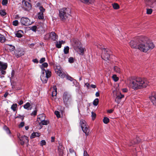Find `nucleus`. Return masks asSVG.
Returning <instances> with one entry per match:
<instances>
[{
	"mask_svg": "<svg viewBox=\"0 0 156 156\" xmlns=\"http://www.w3.org/2000/svg\"><path fill=\"white\" fill-rule=\"evenodd\" d=\"M113 93L115 102L118 104H119L121 101V99L124 97V95L122 94L120 92L115 91H114Z\"/></svg>",
	"mask_w": 156,
	"mask_h": 156,
	"instance_id": "7",
	"label": "nucleus"
},
{
	"mask_svg": "<svg viewBox=\"0 0 156 156\" xmlns=\"http://www.w3.org/2000/svg\"><path fill=\"white\" fill-rule=\"evenodd\" d=\"M6 47L11 51H13L15 49V46L11 44H7Z\"/></svg>",
	"mask_w": 156,
	"mask_h": 156,
	"instance_id": "24",
	"label": "nucleus"
},
{
	"mask_svg": "<svg viewBox=\"0 0 156 156\" xmlns=\"http://www.w3.org/2000/svg\"><path fill=\"white\" fill-rule=\"evenodd\" d=\"M9 94V93L8 92H6L4 95V96L5 98H6L8 95Z\"/></svg>",
	"mask_w": 156,
	"mask_h": 156,
	"instance_id": "64",
	"label": "nucleus"
},
{
	"mask_svg": "<svg viewBox=\"0 0 156 156\" xmlns=\"http://www.w3.org/2000/svg\"><path fill=\"white\" fill-rule=\"evenodd\" d=\"M65 42L62 40L61 41H58L56 42V46L58 48H60L61 47V45L64 44Z\"/></svg>",
	"mask_w": 156,
	"mask_h": 156,
	"instance_id": "23",
	"label": "nucleus"
},
{
	"mask_svg": "<svg viewBox=\"0 0 156 156\" xmlns=\"http://www.w3.org/2000/svg\"><path fill=\"white\" fill-rule=\"evenodd\" d=\"M66 79L69 80L71 81H73V83L75 85V83H76V80L74 79L72 77L68 75L66 76Z\"/></svg>",
	"mask_w": 156,
	"mask_h": 156,
	"instance_id": "27",
	"label": "nucleus"
},
{
	"mask_svg": "<svg viewBox=\"0 0 156 156\" xmlns=\"http://www.w3.org/2000/svg\"><path fill=\"white\" fill-rule=\"evenodd\" d=\"M146 5L150 7L153 8L154 9H156V1L155 0L151 1Z\"/></svg>",
	"mask_w": 156,
	"mask_h": 156,
	"instance_id": "14",
	"label": "nucleus"
},
{
	"mask_svg": "<svg viewBox=\"0 0 156 156\" xmlns=\"http://www.w3.org/2000/svg\"><path fill=\"white\" fill-rule=\"evenodd\" d=\"M37 109L36 108H35L34 110L30 114L31 116H35L37 115Z\"/></svg>",
	"mask_w": 156,
	"mask_h": 156,
	"instance_id": "34",
	"label": "nucleus"
},
{
	"mask_svg": "<svg viewBox=\"0 0 156 156\" xmlns=\"http://www.w3.org/2000/svg\"><path fill=\"white\" fill-rule=\"evenodd\" d=\"M0 14L2 16H4L6 14V13L4 10H0Z\"/></svg>",
	"mask_w": 156,
	"mask_h": 156,
	"instance_id": "44",
	"label": "nucleus"
},
{
	"mask_svg": "<svg viewBox=\"0 0 156 156\" xmlns=\"http://www.w3.org/2000/svg\"><path fill=\"white\" fill-rule=\"evenodd\" d=\"M46 144V142L45 140H42L41 141L40 145L41 146H43V145H45Z\"/></svg>",
	"mask_w": 156,
	"mask_h": 156,
	"instance_id": "51",
	"label": "nucleus"
},
{
	"mask_svg": "<svg viewBox=\"0 0 156 156\" xmlns=\"http://www.w3.org/2000/svg\"><path fill=\"white\" fill-rule=\"evenodd\" d=\"M112 5L113 8L115 9H117L119 8V5L116 3H114L112 4Z\"/></svg>",
	"mask_w": 156,
	"mask_h": 156,
	"instance_id": "35",
	"label": "nucleus"
},
{
	"mask_svg": "<svg viewBox=\"0 0 156 156\" xmlns=\"http://www.w3.org/2000/svg\"><path fill=\"white\" fill-rule=\"evenodd\" d=\"M69 48L68 46H66L64 48V53L65 54H67L68 53L69 51Z\"/></svg>",
	"mask_w": 156,
	"mask_h": 156,
	"instance_id": "39",
	"label": "nucleus"
},
{
	"mask_svg": "<svg viewBox=\"0 0 156 156\" xmlns=\"http://www.w3.org/2000/svg\"><path fill=\"white\" fill-rule=\"evenodd\" d=\"M55 72H57L58 75L62 78H64L66 77V74L65 73H62L61 68L60 66H57L55 69Z\"/></svg>",
	"mask_w": 156,
	"mask_h": 156,
	"instance_id": "11",
	"label": "nucleus"
},
{
	"mask_svg": "<svg viewBox=\"0 0 156 156\" xmlns=\"http://www.w3.org/2000/svg\"><path fill=\"white\" fill-rule=\"evenodd\" d=\"M99 99L98 98H96L93 102V104L94 106H96L98 104Z\"/></svg>",
	"mask_w": 156,
	"mask_h": 156,
	"instance_id": "38",
	"label": "nucleus"
},
{
	"mask_svg": "<svg viewBox=\"0 0 156 156\" xmlns=\"http://www.w3.org/2000/svg\"><path fill=\"white\" fill-rule=\"evenodd\" d=\"M63 99L64 103L66 106H67L71 101V95L68 92H65L63 94Z\"/></svg>",
	"mask_w": 156,
	"mask_h": 156,
	"instance_id": "6",
	"label": "nucleus"
},
{
	"mask_svg": "<svg viewBox=\"0 0 156 156\" xmlns=\"http://www.w3.org/2000/svg\"><path fill=\"white\" fill-rule=\"evenodd\" d=\"M36 6L37 7H39V8L40 7H41L42 5H41V4L40 3L38 2L36 4Z\"/></svg>",
	"mask_w": 156,
	"mask_h": 156,
	"instance_id": "61",
	"label": "nucleus"
},
{
	"mask_svg": "<svg viewBox=\"0 0 156 156\" xmlns=\"http://www.w3.org/2000/svg\"><path fill=\"white\" fill-rule=\"evenodd\" d=\"M45 119V116L44 114H41L38 116L37 121H40L41 120H44Z\"/></svg>",
	"mask_w": 156,
	"mask_h": 156,
	"instance_id": "25",
	"label": "nucleus"
},
{
	"mask_svg": "<svg viewBox=\"0 0 156 156\" xmlns=\"http://www.w3.org/2000/svg\"><path fill=\"white\" fill-rule=\"evenodd\" d=\"M83 156H89L88 154H87L86 151H84L83 153Z\"/></svg>",
	"mask_w": 156,
	"mask_h": 156,
	"instance_id": "58",
	"label": "nucleus"
},
{
	"mask_svg": "<svg viewBox=\"0 0 156 156\" xmlns=\"http://www.w3.org/2000/svg\"><path fill=\"white\" fill-rule=\"evenodd\" d=\"M71 10L69 8H63L59 10V15L60 19L65 21L71 16Z\"/></svg>",
	"mask_w": 156,
	"mask_h": 156,
	"instance_id": "4",
	"label": "nucleus"
},
{
	"mask_svg": "<svg viewBox=\"0 0 156 156\" xmlns=\"http://www.w3.org/2000/svg\"><path fill=\"white\" fill-rule=\"evenodd\" d=\"M23 34V32L22 30H19L17 31L15 34L16 36L19 38L21 37Z\"/></svg>",
	"mask_w": 156,
	"mask_h": 156,
	"instance_id": "21",
	"label": "nucleus"
},
{
	"mask_svg": "<svg viewBox=\"0 0 156 156\" xmlns=\"http://www.w3.org/2000/svg\"><path fill=\"white\" fill-rule=\"evenodd\" d=\"M149 98L153 104L156 105V93H153Z\"/></svg>",
	"mask_w": 156,
	"mask_h": 156,
	"instance_id": "15",
	"label": "nucleus"
},
{
	"mask_svg": "<svg viewBox=\"0 0 156 156\" xmlns=\"http://www.w3.org/2000/svg\"><path fill=\"white\" fill-rule=\"evenodd\" d=\"M30 103L29 102H27L26 104L24 105L23 107L25 109L27 110H31V108L30 109L29 108L30 107Z\"/></svg>",
	"mask_w": 156,
	"mask_h": 156,
	"instance_id": "30",
	"label": "nucleus"
},
{
	"mask_svg": "<svg viewBox=\"0 0 156 156\" xmlns=\"http://www.w3.org/2000/svg\"><path fill=\"white\" fill-rule=\"evenodd\" d=\"M80 124L83 132L85 133L86 136H88L90 130L89 129V126L87 124L86 121L83 119L81 120Z\"/></svg>",
	"mask_w": 156,
	"mask_h": 156,
	"instance_id": "5",
	"label": "nucleus"
},
{
	"mask_svg": "<svg viewBox=\"0 0 156 156\" xmlns=\"http://www.w3.org/2000/svg\"><path fill=\"white\" fill-rule=\"evenodd\" d=\"M24 115H19L18 116L15 117V119L19 118L21 120H23L24 119Z\"/></svg>",
	"mask_w": 156,
	"mask_h": 156,
	"instance_id": "42",
	"label": "nucleus"
},
{
	"mask_svg": "<svg viewBox=\"0 0 156 156\" xmlns=\"http://www.w3.org/2000/svg\"><path fill=\"white\" fill-rule=\"evenodd\" d=\"M24 122H21L19 125V128L23 127L24 125Z\"/></svg>",
	"mask_w": 156,
	"mask_h": 156,
	"instance_id": "53",
	"label": "nucleus"
},
{
	"mask_svg": "<svg viewBox=\"0 0 156 156\" xmlns=\"http://www.w3.org/2000/svg\"><path fill=\"white\" fill-rule=\"evenodd\" d=\"M20 22L22 25L25 26H29L32 23L29 19L26 17H22L20 19Z\"/></svg>",
	"mask_w": 156,
	"mask_h": 156,
	"instance_id": "10",
	"label": "nucleus"
},
{
	"mask_svg": "<svg viewBox=\"0 0 156 156\" xmlns=\"http://www.w3.org/2000/svg\"><path fill=\"white\" fill-rule=\"evenodd\" d=\"M5 40V39L3 35L0 34V42L1 43H3Z\"/></svg>",
	"mask_w": 156,
	"mask_h": 156,
	"instance_id": "36",
	"label": "nucleus"
},
{
	"mask_svg": "<svg viewBox=\"0 0 156 156\" xmlns=\"http://www.w3.org/2000/svg\"><path fill=\"white\" fill-rule=\"evenodd\" d=\"M37 16L38 19L40 20L43 19L44 18V13L41 12H39L37 13Z\"/></svg>",
	"mask_w": 156,
	"mask_h": 156,
	"instance_id": "28",
	"label": "nucleus"
},
{
	"mask_svg": "<svg viewBox=\"0 0 156 156\" xmlns=\"http://www.w3.org/2000/svg\"><path fill=\"white\" fill-rule=\"evenodd\" d=\"M18 103L20 105H21L23 104V101L22 100H21L18 102Z\"/></svg>",
	"mask_w": 156,
	"mask_h": 156,
	"instance_id": "60",
	"label": "nucleus"
},
{
	"mask_svg": "<svg viewBox=\"0 0 156 156\" xmlns=\"http://www.w3.org/2000/svg\"><path fill=\"white\" fill-rule=\"evenodd\" d=\"M7 67V64L0 61V70H5Z\"/></svg>",
	"mask_w": 156,
	"mask_h": 156,
	"instance_id": "18",
	"label": "nucleus"
},
{
	"mask_svg": "<svg viewBox=\"0 0 156 156\" xmlns=\"http://www.w3.org/2000/svg\"><path fill=\"white\" fill-rule=\"evenodd\" d=\"M46 27L45 24L41 23L37 25V31H44V28Z\"/></svg>",
	"mask_w": 156,
	"mask_h": 156,
	"instance_id": "16",
	"label": "nucleus"
},
{
	"mask_svg": "<svg viewBox=\"0 0 156 156\" xmlns=\"http://www.w3.org/2000/svg\"><path fill=\"white\" fill-rule=\"evenodd\" d=\"M1 71V73L2 74L4 75L6 73V72L5 71V70L1 69L0 70Z\"/></svg>",
	"mask_w": 156,
	"mask_h": 156,
	"instance_id": "59",
	"label": "nucleus"
},
{
	"mask_svg": "<svg viewBox=\"0 0 156 156\" xmlns=\"http://www.w3.org/2000/svg\"><path fill=\"white\" fill-rule=\"evenodd\" d=\"M84 3H87L89 2L90 3L93 2L94 0H83Z\"/></svg>",
	"mask_w": 156,
	"mask_h": 156,
	"instance_id": "55",
	"label": "nucleus"
},
{
	"mask_svg": "<svg viewBox=\"0 0 156 156\" xmlns=\"http://www.w3.org/2000/svg\"><path fill=\"white\" fill-rule=\"evenodd\" d=\"M148 83L146 79L137 77L130 81L129 86L134 90H137L146 87Z\"/></svg>",
	"mask_w": 156,
	"mask_h": 156,
	"instance_id": "2",
	"label": "nucleus"
},
{
	"mask_svg": "<svg viewBox=\"0 0 156 156\" xmlns=\"http://www.w3.org/2000/svg\"><path fill=\"white\" fill-rule=\"evenodd\" d=\"M41 133H40L38 132H33L31 134L30 136V138L33 139L36 137H39Z\"/></svg>",
	"mask_w": 156,
	"mask_h": 156,
	"instance_id": "22",
	"label": "nucleus"
},
{
	"mask_svg": "<svg viewBox=\"0 0 156 156\" xmlns=\"http://www.w3.org/2000/svg\"><path fill=\"white\" fill-rule=\"evenodd\" d=\"M114 70L117 73H121V70L120 69L116 66H115L114 67Z\"/></svg>",
	"mask_w": 156,
	"mask_h": 156,
	"instance_id": "31",
	"label": "nucleus"
},
{
	"mask_svg": "<svg viewBox=\"0 0 156 156\" xmlns=\"http://www.w3.org/2000/svg\"><path fill=\"white\" fill-rule=\"evenodd\" d=\"M38 122L40 125H46L48 124V122L47 121L45 120V119L44 120H41L40 121L39 120H38Z\"/></svg>",
	"mask_w": 156,
	"mask_h": 156,
	"instance_id": "29",
	"label": "nucleus"
},
{
	"mask_svg": "<svg viewBox=\"0 0 156 156\" xmlns=\"http://www.w3.org/2000/svg\"><path fill=\"white\" fill-rule=\"evenodd\" d=\"M57 94V91L56 88H54V90H53L52 93V97L55 96Z\"/></svg>",
	"mask_w": 156,
	"mask_h": 156,
	"instance_id": "41",
	"label": "nucleus"
},
{
	"mask_svg": "<svg viewBox=\"0 0 156 156\" xmlns=\"http://www.w3.org/2000/svg\"><path fill=\"white\" fill-rule=\"evenodd\" d=\"M45 36V38L48 40H51L53 41L58 40V36L54 32L46 34Z\"/></svg>",
	"mask_w": 156,
	"mask_h": 156,
	"instance_id": "9",
	"label": "nucleus"
},
{
	"mask_svg": "<svg viewBox=\"0 0 156 156\" xmlns=\"http://www.w3.org/2000/svg\"><path fill=\"white\" fill-rule=\"evenodd\" d=\"M55 114L56 115L58 118H59L60 117V115L59 112L55 111Z\"/></svg>",
	"mask_w": 156,
	"mask_h": 156,
	"instance_id": "45",
	"label": "nucleus"
},
{
	"mask_svg": "<svg viewBox=\"0 0 156 156\" xmlns=\"http://www.w3.org/2000/svg\"><path fill=\"white\" fill-rule=\"evenodd\" d=\"M113 110L112 109H109L107 111V112L108 113H111L113 112Z\"/></svg>",
	"mask_w": 156,
	"mask_h": 156,
	"instance_id": "63",
	"label": "nucleus"
},
{
	"mask_svg": "<svg viewBox=\"0 0 156 156\" xmlns=\"http://www.w3.org/2000/svg\"><path fill=\"white\" fill-rule=\"evenodd\" d=\"M24 6L27 9H30L31 7V5L27 2H24Z\"/></svg>",
	"mask_w": 156,
	"mask_h": 156,
	"instance_id": "26",
	"label": "nucleus"
},
{
	"mask_svg": "<svg viewBox=\"0 0 156 156\" xmlns=\"http://www.w3.org/2000/svg\"><path fill=\"white\" fill-rule=\"evenodd\" d=\"M152 12V10L151 9H147V13L148 14H151Z\"/></svg>",
	"mask_w": 156,
	"mask_h": 156,
	"instance_id": "49",
	"label": "nucleus"
},
{
	"mask_svg": "<svg viewBox=\"0 0 156 156\" xmlns=\"http://www.w3.org/2000/svg\"><path fill=\"white\" fill-rule=\"evenodd\" d=\"M20 140V144L21 145H23L25 143H28L29 140L28 137L25 136H22L19 137Z\"/></svg>",
	"mask_w": 156,
	"mask_h": 156,
	"instance_id": "12",
	"label": "nucleus"
},
{
	"mask_svg": "<svg viewBox=\"0 0 156 156\" xmlns=\"http://www.w3.org/2000/svg\"><path fill=\"white\" fill-rule=\"evenodd\" d=\"M33 61L34 63H37L38 62V60L37 59H33Z\"/></svg>",
	"mask_w": 156,
	"mask_h": 156,
	"instance_id": "62",
	"label": "nucleus"
},
{
	"mask_svg": "<svg viewBox=\"0 0 156 156\" xmlns=\"http://www.w3.org/2000/svg\"><path fill=\"white\" fill-rule=\"evenodd\" d=\"M30 29L33 31L36 32L37 30V26H33L31 27Z\"/></svg>",
	"mask_w": 156,
	"mask_h": 156,
	"instance_id": "37",
	"label": "nucleus"
},
{
	"mask_svg": "<svg viewBox=\"0 0 156 156\" xmlns=\"http://www.w3.org/2000/svg\"><path fill=\"white\" fill-rule=\"evenodd\" d=\"M4 128L6 130V132L7 133L10 134V130H9L8 128L6 127V126H5Z\"/></svg>",
	"mask_w": 156,
	"mask_h": 156,
	"instance_id": "56",
	"label": "nucleus"
},
{
	"mask_svg": "<svg viewBox=\"0 0 156 156\" xmlns=\"http://www.w3.org/2000/svg\"><path fill=\"white\" fill-rule=\"evenodd\" d=\"M17 104H13L11 107V109L14 112L17 110Z\"/></svg>",
	"mask_w": 156,
	"mask_h": 156,
	"instance_id": "33",
	"label": "nucleus"
},
{
	"mask_svg": "<svg viewBox=\"0 0 156 156\" xmlns=\"http://www.w3.org/2000/svg\"><path fill=\"white\" fill-rule=\"evenodd\" d=\"M69 62L70 63H73L74 61V59L72 57H70L69 59Z\"/></svg>",
	"mask_w": 156,
	"mask_h": 156,
	"instance_id": "52",
	"label": "nucleus"
},
{
	"mask_svg": "<svg viewBox=\"0 0 156 156\" xmlns=\"http://www.w3.org/2000/svg\"><path fill=\"white\" fill-rule=\"evenodd\" d=\"M12 24L13 25L16 26H17L18 24V21L17 20H15L13 21Z\"/></svg>",
	"mask_w": 156,
	"mask_h": 156,
	"instance_id": "48",
	"label": "nucleus"
},
{
	"mask_svg": "<svg viewBox=\"0 0 156 156\" xmlns=\"http://www.w3.org/2000/svg\"><path fill=\"white\" fill-rule=\"evenodd\" d=\"M71 41L74 50H77L78 47L81 45L80 43L78 40L75 39L73 41L72 40Z\"/></svg>",
	"mask_w": 156,
	"mask_h": 156,
	"instance_id": "13",
	"label": "nucleus"
},
{
	"mask_svg": "<svg viewBox=\"0 0 156 156\" xmlns=\"http://www.w3.org/2000/svg\"><path fill=\"white\" fill-rule=\"evenodd\" d=\"M96 114L94 113L93 112H92L91 113V116L92 117L93 120H94L95 117H96Z\"/></svg>",
	"mask_w": 156,
	"mask_h": 156,
	"instance_id": "54",
	"label": "nucleus"
},
{
	"mask_svg": "<svg viewBox=\"0 0 156 156\" xmlns=\"http://www.w3.org/2000/svg\"><path fill=\"white\" fill-rule=\"evenodd\" d=\"M139 42L138 43L136 41H132L129 43V44L132 48H138V44Z\"/></svg>",
	"mask_w": 156,
	"mask_h": 156,
	"instance_id": "17",
	"label": "nucleus"
},
{
	"mask_svg": "<svg viewBox=\"0 0 156 156\" xmlns=\"http://www.w3.org/2000/svg\"><path fill=\"white\" fill-rule=\"evenodd\" d=\"M8 0H2V3L3 5H6L8 3Z\"/></svg>",
	"mask_w": 156,
	"mask_h": 156,
	"instance_id": "50",
	"label": "nucleus"
},
{
	"mask_svg": "<svg viewBox=\"0 0 156 156\" xmlns=\"http://www.w3.org/2000/svg\"><path fill=\"white\" fill-rule=\"evenodd\" d=\"M109 119L106 117H105L103 119V121L104 123L107 124L109 122Z\"/></svg>",
	"mask_w": 156,
	"mask_h": 156,
	"instance_id": "40",
	"label": "nucleus"
},
{
	"mask_svg": "<svg viewBox=\"0 0 156 156\" xmlns=\"http://www.w3.org/2000/svg\"><path fill=\"white\" fill-rule=\"evenodd\" d=\"M80 55H83L84 54V48L81 47V45L78 47L77 50H76Z\"/></svg>",
	"mask_w": 156,
	"mask_h": 156,
	"instance_id": "19",
	"label": "nucleus"
},
{
	"mask_svg": "<svg viewBox=\"0 0 156 156\" xmlns=\"http://www.w3.org/2000/svg\"><path fill=\"white\" fill-rule=\"evenodd\" d=\"M138 48L140 51L146 52L154 47L153 43L145 37H140L139 39Z\"/></svg>",
	"mask_w": 156,
	"mask_h": 156,
	"instance_id": "1",
	"label": "nucleus"
},
{
	"mask_svg": "<svg viewBox=\"0 0 156 156\" xmlns=\"http://www.w3.org/2000/svg\"><path fill=\"white\" fill-rule=\"evenodd\" d=\"M140 141V139L139 137H136V139H135L134 141H131L130 143L129 144V146H131L134 144H136V143H139Z\"/></svg>",
	"mask_w": 156,
	"mask_h": 156,
	"instance_id": "20",
	"label": "nucleus"
},
{
	"mask_svg": "<svg viewBox=\"0 0 156 156\" xmlns=\"http://www.w3.org/2000/svg\"><path fill=\"white\" fill-rule=\"evenodd\" d=\"M102 58L104 60L108 61L110 60V56L109 51L108 50L104 48L103 49L101 55Z\"/></svg>",
	"mask_w": 156,
	"mask_h": 156,
	"instance_id": "8",
	"label": "nucleus"
},
{
	"mask_svg": "<svg viewBox=\"0 0 156 156\" xmlns=\"http://www.w3.org/2000/svg\"><path fill=\"white\" fill-rule=\"evenodd\" d=\"M69 151L71 154H73L74 155H76V153L73 148H72L69 149Z\"/></svg>",
	"mask_w": 156,
	"mask_h": 156,
	"instance_id": "46",
	"label": "nucleus"
},
{
	"mask_svg": "<svg viewBox=\"0 0 156 156\" xmlns=\"http://www.w3.org/2000/svg\"><path fill=\"white\" fill-rule=\"evenodd\" d=\"M45 58H41L39 62L40 63H42L43 62H44L45 61Z\"/></svg>",
	"mask_w": 156,
	"mask_h": 156,
	"instance_id": "57",
	"label": "nucleus"
},
{
	"mask_svg": "<svg viewBox=\"0 0 156 156\" xmlns=\"http://www.w3.org/2000/svg\"><path fill=\"white\" fill-rule=\"evenodd\" d=\"M16 54L18 57L24 55V52L22 51H16Z\"/></svg>",
	"mask_w": 156,
	"mask_h": 156,
	"instance_id": "32",
	"label": "nucleus"
},
{
	"mask_svg": "<svg viewBox=\"0 0 156 156\" xmlns=\"http://www.w3.org/2000/svg\"><path fill=\"white\" fill-rule=\"evenodd\" d=\"M39 9L40 11V12H41L43 13L45 11V9L43 8L42 6L41 7H40Z\"/></svg>",
	"mask_w": 156,
	"mask_h": 156,
	"instance_id": "47",
	"label": "nucleus"
},
{
	"mask_svg": "<svg viewBox=\"0 0 156 156\" xmlns=\"http://www.w3.org/2000/svg\"><path fill=\"white\" fill-rule=\"evenodd\" d=\"M48 64L47 62H44L40 66L42 70V73L41 75V80L43 83H46L48 79L51 75V73L49 70H46L44 68L47 67L48 66Z\"/></svg>",
	"mask_w": 156,
	"mask_h": 156,
	"instance_id": "3",
	"label": "nucleus"
},
{
	"mask_svg": "<svg viewBox=\"0 0 156 156\" xmlns=\"http://www.w3.org/2000/svg\"><path fill=\"white\" fill-rule=\"evenodd\" d=\"M112 77L113 80L115 82L117 81L118 80L119 78L115 75H114L112 76Z\"/></svg>",
	"mask_w": 156,
	"mask_h": 156,
	"instance_id": "43",
	"label": "nucleus"
}]
</instances>
